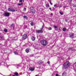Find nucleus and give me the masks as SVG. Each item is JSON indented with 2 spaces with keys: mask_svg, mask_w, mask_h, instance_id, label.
Listing matches in <instances>:
<instances>
[{
  "mask_svg": "<svg viewBox=\"0 0 76 76\" xmlns=\"http://www.w3.org/2000/svg\"><path fill=\"white\" fill-rule=\"evenodd\" d=\"M40 42L41 43V45L44 47H45L48 44L47 41L45 40H41Z\"/></svg>",
  "mask_w": 76,
  "mask_h": 76,
  "instance_id": "f257e3e1",
  "label": "nucleus"
},
{
  "mask_svg": "<svg viewBox=\"0 0 76 76\" xmlns=\"http://www.w3.org/2000/svg\"><path fill=\"white\" fill-rule=\"evenodd\" d=\"M70 64L69 61H66L65 63L64 64V66L65 69H67L69 67Z\"/></svg>",
  "mask_w": 76,
  "mask_h": 76,
  "instance_id": "f03ea898",
  "label": "nucleus"
},
{
  "mask_svg": "<svg viewBox=\"0 0 76 76\" xmlns=\"http://www.w3.org/2000/svg\"><path fill=\"white\" fill-rule=\"evenodd\" d=\"M3 15L5 17H8V16H9V15H10V13L9 12H6L3 14Z\"/></svg>",
  "mask_w": 76,
  "mask_h": 76,
  "instance_id": "7ed1b4c3",
  "label": "nucleus"
},
{
  "mask_svg": "<svg viewBox=\"0 0 76 76\" xmlns=\"http://www.w3.org/2000/svg\"><path fill=\"white\" fill-rule=\"evenodd\" d=\"M27 38V35L26 34H24L23 36V39L25 40V39H26Z\"/></svg>",
  "mask_w": 76,
  "mask_h": 76,
  "instance_id": "20e7f679",
  "label": "nucleus"
},
{
  "mask_svg": "<svg viewBox=\"0 0 76 76\" xmlns=\"http://www.w3.org/2000/svg\"><path fill=\"white\" fill-rule=\"evenodd\" d=\"M69 37L71 38H74V34L70 33L69 34Z\"/></svg>",
  "mask_w": 76,
  "mask_h": 76,
  "instance_id": "39448f33",
  "label": "nucleus"
},
{
  "mask_svg": "<svg viewBox=\"0 0 76 76\" xmlns=\"http://www.w3.org/2000/svg\"><path fill=\"white\" fill-rule=\"evenodd\" d=\"M37 33H43V31L42 30H38L36 31Z\"/></svg>",
  "mask_w": 76,
  "mask_h": 76,
  "instance_id": "423d86ee",
  "label": "nucleus"
},
{
  "mask_svg": "<svg viewBox=\"0 0 76 76\" xmlns=\"http://www.w3.org/2000/svg\"><path fill=\"white\" fill-rule=\"evenodd\" d=\"M31 39L32 41H34L35 40V37L32 36L31 37Z\"/></svg>",
  "mask_w": 76,
  "mask_h": 76,
  "instance_id": "0eeeda50",
  "label": "nucleus"
},
{
  "mask_svg": "<svg viewBox=\"0 0 76 76\" xmlns=\"http://www.w3.org/2000/svg\"><path fill=\"white\" fill-rule=\"evenodd\" d=\"M53 28H55V30H56V31H57L58 29V27L56 26H53Z\"/></svg>",
  "mask_w": 76,
  "mask_h": 76,
  "instance_id": "6e6552de",
  "label": "nucleus"
},
{
  "mask_svg": "<svg viewBox=\"0 0 76 76\" xmlns=\"http://www.w3.org/2000/svg\"><path fill=\"white\" fill-rule=\"evenodd\" d=\"M29 69L30 71H34L35 70L34 68H33L31 67H29Z\"/></svg>",
  "mask_w": 76,
  "mask_h": 76,
  "instance_id": "1a4fd4ad",
  "label": "nucleus"
},
{
  "mask_svg": "<svg viewBox=\"0 0 76 76\" xmlns=\"http://www.w3.org/2000/svg\"><path fill=\"white\" fill-rule=\"evenodd\" d=\"M31 13H35V10L34 9L32 10H31Z\"/></svg>",
  "mask_w": 76,
  "mask_h": 76,
  "instance_id": "9d476101",
  "label": "nucleus"
},
{
  "mask_svg": "<svg viewBox=\"0 0 76 76\" xmlns=\"http://www.w3.org/2000/svg\"><path fill=\"white\" fill-rule=\"evenodd\" d=\"M25 51H26V53H28V52L29 51V49L27 48V49H26V50Z\"/></svg>",
  "mask_w": 76,
  "mask_h": 76,
  "instance_id": "9b49d317",
  "label": "nucleus"
},
{
  "mask_svg": "<svg viewBox=\"0 0 76 76\" xmlns=\"http://www.w3.org/2000/svg\"><path fill=\"white\" fill-rule=\"evenodd\" d=\"M68 50L71 51H73L74 50V49L72 48H69Z\"/></svg>",
  "mask_w": 76,
  "mask_h": 76,
  "instance_id": "f8f14e48",
  "label": "nucleus"
},
{
  "mask_svg": "<svg viewBox=\"0 0 76 76\" xmlns=\"http://www.w3.org/2000/svg\"><path fill=\"white\" fill-rule=\"evenodd\" d=\"M46 6L47 7H50V5H49V4H48L47 3L46 4Z\"/></svg>",
  "mask_w": 76,
  "mask_h": 76,
  "instance_id": "ddd939ff",
  "label": "nucleus"
},
{
  "mask_svg": "<svg viewBox=\"0 0 76 76\" xmlns=\"http://www.w3.org/2000/svg\"><path fill=\"white\" fill-rule=\"evenodd\" d=\"M14 75H15L16 76H18L19 74L18 72H15L14 73Z\"/></svg>",
  "mask_w": 76,
  "mask_h": 76,
  "instance_id": "4468645a",
  "label": "nucleus"
},
{
  "mask_svg": "<svg viewBox=\"0 0 76 76\" xmlns=\"http://www.w3.org/2000/svg\"><path fill=\"white\" fill-rule=\"evenodd\" d=\"M34 9V8L33 7H30V10L31 11L32 10Z\"/></svg>",
  "mask_w": 76,
  "mask_h": 76,
  "instance_id": "2eb2a0df",
  "label": "nucleus"
},
{
  "mask_svg": "<svg viewBox=\"0 0 76 76\" xmlns=\"http://www.w3.org/2000/svg\"><path fill=\"white\" fill-rule=\"evenodd\" d=\"M15 26V25H14V24H12L11 25V28H12V27H13Z\"/></svg>",
  "mask_w": 76,
  "mask_h": 76,
  "instance_id": "dca6fc26",
  "label": "nucleus"
},
{
  "mask_svg": "<svg viewBox=\"0 0 76 76\" xmlns=\"http://www.w3.org/2000/svg\"><path fill=\"white\" fill-rule=\"evenodd\" d=\"M14 53L15 55H18V52H15Z\"/></svg>",
  "mask_w": 76,
  "mask_h": 76,
  "instance_id": "f3484780",
  "label": "nucleus"
},
{
  "mask_svg": "<svg viewBox=\"0 0 76 76\" xmlns=\"http://www.w3.org/2000/svg\"><path fill=\"white\" fill-rule=\"evenodd\" d=\"M62 30L63 31H66V28H63Z\"/></svg>",
  "mask_w": 76,
  "mask_h": 76,
  "instance_id": "a211bd4d",
  "label": "nucleus"
},
{
  "mask_svg": "<svg viewBox=\"0 0 76 76\" xmlns=\"http://www.w3.org/2000/svg\"><path fill=\"white\" fill-rule=\"evenodd\" d=\"M15 11V9H12L11 10V12H14Z\"/></svg>",
  "mask_w": 76,
  "mask_h": 76,
  "instance_id": "6ab92c4d",
  "label": "nucleus"
},
{
  "mask_svg": "<svg viewBox=\"0 0 76 76\" xmlns=\"http://www.w3.org/2000/svg\"><path fill=\"white\" fill-rule=\"evenodd\" d=\"M8 10L9 11H12V9L10 8H9L8 9Z\"/></svg>",
  "mask_w": 76,
  "mask_h": 76,
  "instance_id": "aec40b11",
  "label": "nucleus"
},
{
  "mask_svg": "<svg viewBox=\"0 0 76 76\" xmlns=\"http://www.w3.org/2000/svg\"><path fill=\"white\" fill-rule=\"evenodd\" d=\"M30 25H31V26H34V23H30Z\"/></svg>",
  "mask_w": 76,
  "mask_h": 76,
  "instance_id": "412c9836",
  "label": "nucleus"
},
{
  "mask_svg": "<svg viewBox=\"0 0 76 76\" xmlns=\"http://www.w3.org/2000/svg\"><path fill=\"white\" fill-rule=\"evenodd\" d=\"M4 31L5 32H7V29H5L4 30Z\"/></svg>",
  "mask_w": 76,
  "mask_h": 76,
  "instance_id": "4be33fe9",
  "label": "nucleus"
},
{
  "mask_svg": "<svg viewBox=\"0 0 76 76\" xmlns=\"http://www.w3.org/2000/svg\"><path fill=\"white\" fill-rule=\"evenodd\" d=\"M23 4V3H21V4H18V6H20V5H22Z\"/></svg>",
  "mask_w": 76,
  "mask_h": 76,
  "instance_id": "5701e85b",
  "label": "nucleus"
},
{
  "mask_svg": "<svg viewBox=\"0 0 76 76\" xmlns=\"http://www.w3.org/2000/svg\"><path fill=\"white\" fill-rule=\"evenodd\" d=\"M66 75V73L65 72H64V73H63L62 74V76H64V75Z\"/></svg>",
  "mask_w": 76,
  "mask_h": 76,
  "instance_id": "b1692460",
  "label": "nucleus"
},
{
  "mask_svg": "<svg viewBox=\"0 0 76 76\" xmlns=\"http://www.w3.org/2000/svg\"><path fill=\"white\" fill-rule=\"evenodd\" d=\"M0 37L1 38V39H3V36H0Z\"/></svg>",
  "mask_w": 76,
  "mask_h": 76,
  "instance_id": "393cba45",
  "label": "nucleus"
},
{
  "mask_svg": "<svg viewBox=\"0 0 76 76\" xmlns=\"http://www.w3.org/2000/svg\"><path fill=\"white\" fill-rule=\"evenodd\" d=\"M48 30H51L52 29V28L50 27L48 28Z\"/></svg>",
  "mask_w": 76,
  "mask_h": 76,
  "instance_id": "a878e982",
  "label": "nucleus"
},
{
  "mask_svg": "<svg viewBox=\"0 0 76 76\" xmlns=\"http://www.w3.org/2000/svg\"><path fill=\"white\" fill-rule=\"evenodd\" d=\"M23 17L24 18H27V16H24Z\"/></svg>",
  "mask_w": 76,
  "mask_h": 76,
  "instance_id": "bb28decb",
  "label": "nucleus"
},
{
  "mask_svg": "<svg viewBox=\"0 0 76 76\" xmlns=\"http://www.w3.org/2000/svg\"><path fill=\"white\" fill-rule=\"evenodd\" d=\"M58 7H60V8L61 7V5H59Z\"/></svg>",
  "mask_w": 76,
  "mask_h": 76,
  "instance_id": "cd10ccee",
  "label": "nucleus"
},
{
  "mask_svg": "<svg viewBox=\"0 0 76 76\" xmlns=\"http://www.w3.org/2000/svg\"><path fill=\"white\" fill-rule=\"evenodd\" d=\"M43 28H44V26H42V28L40 29L41 30L43 29Z\"/></svg>",
  "mask_w": 76,
  "mask_h": 76,
  "instance_id": "c85d7f7f",
  "label": "nucleus"
},
{
  "mask_svg": "<svg viewBox=\"0 0 76 76\" xmlns=\"http://www.w3.org/2000/svg\"><path fill=\"white\" fill-rule=\"evenodd\" d=\"M22 1H23V0H20L19 1V2H21V3H22Z\"/></svg>",
  "mask_w": 76,
  "mask_h": 76,
  "instance_id": "c756f323",
  "label": "nucleus"
},
{
  "mask_svg": "<svg viewBox=\"0 0 76 76\" xmlns=\"http://www.w3.org/2000/svg\"><path fill=\"white\" fill-rule=\"evenodd\" d=\"M60 14H61V15H63V14L62 13H61V12H60Z\"/></svg>",
  "mask_w": 76,
  "mask_h": 76,
  "instance_id": "7c9ffc66",
  "label": "nucleus"
},
{
  "mask_svg": "<svg viewBox=\"0 0 76 76\" xmlns=\"http://www.w3.org/2000/svg\"><path fill=\"white\" fill-rule=\"evenodd\" d=\"M39 64H40L41 63V61H40L39 62Z\"/></svg>",
  "mask_w": 76,
  "mask_h": 76,
  "instance_id": "2f4dec72",
  "label": "nucleus"
},
{
  "mask_svg": "<svg viewBox=\"0 0 76 76\" xmlns=\"http://www.w3.org/2000/svg\"><path fill=\"white\" fill-rule=\"evenodd\" d=\"M26 8H24L23 10H24V11H26Z\"/></svg>",
  "mask_w": 76,
  "mask_h": 76,
  "instance_id": "473e14b6",
  "label": "nucleus"
},
{
  "mask_svg": "<svg viewBox=\"0 0 76 76\" xmlns=\"http://www.w3.org/2000/svg\"><path fill=\"white\" fill-rule=\"evenodd\" d=\"M54 7H57V5H54Z\"/></svg>",
  "mask_w": 76,
  "mask_h": 76,
  "instance_id": "72a5a7b5",
  "label": "nucleus"
},
{
  "mask_svg": "<svg viewBox=\"0 0 76 76\" xmlns=\"http://www.w3.org/2000/svg\"><path fill=\"white\" fill-rule=\"evenodd\" d=\"M49 9L51 11H52V10L51 9V8H50Z\"/></svg>",
  "mask_w": 76,
  "mask_h": 76,
  "instance_id": "f704fd0d",
  "label": "nucleus"
},
{
  "mask_svg": "<svg viewBox=\"0 0 76 76\" xmlns=\"http://www.w3.org/2000/svg\"><path fill=\"white\" fill-rule=\"evenodd\" d=\"M56 76H58V74H56Z\"/></svg>",
  "mask_w": 76,
  "mask_h": 76,
  "instance_id": "c9c22d12",
  "label": "nucleus"
},
{
  "mask_svg": "<svg viewBox=\"0 0 76 76\" xmlns=\"http://www.w3.org/2000/svg\"><path fill=\"white\" fill-rule=\"evenodd\" d=\"M66 6H64L63 7V8H64V9H66Z\"/></svg>",
  "mask_w": 76,
  "mask_h": 76,
  "instance_id": "e433bc0d",
  "label": "nucleus"
},
{
  "mask_svg": "<svg viewBox=\"0 0 76 76\" xmlns=\"http://www.w3.org/2000/svg\"><path fill=\"white\" fill-rule=\"evenodd\" d=\"M48 63L49 64H50V61H49L48 62Z\"/></svg>",
  "mask_w": 76,
  "mask_h": 76,
  "instance_id": "4c0bfd02",
  "label": "nucleus"
},
{
  "mask_svg": "<svg viewBox=\"0 0 76 76\" xmlns=\"http://www.w3.org/2000/svg\"><path fill=\"white\" fill-rule=\"evenodd\" d=\"M50 4L51 5H53V4L52 3H51V2H50Z\"/></svg>",
  "mask_w": 76,
  "mask_h": 76,
  "instance_id": "58836bf2",
  "label": "nucleus"
},
{
  "mask_svg": "<svg viewBox=\"0 0 76 76\" xmlns=\"http://www.w3.org/2000/svg\"><path fill=\"white\" fill-rule=\"evenodd\" d=\"M53 15V14L52 13H51V14H50V15Z\"/></svg>",
  "mask_w": 76,
  "mask_h": 76,
  "instance_id": "ea45409f",
  "label": "nucleus"
},
{
  "mask_svg": "<svg viewBox=\"0 0 76 76\" xmlns=\"http://www.w3.org/2000/svg\"><path fill=\"white\" fill-rule=\"evenodd\" d=\"M65 21H66V22H67V19H66V20H65Z\"/></svg>",
  "mask_w": 76,
  "mask_h": 76,
  "instance_id": "a19ab883",
  "label": "nucleus"
},
{
  "mask_svg": "<svg viewBox=\"0 0 76 76\" xmlns=\"http://www.w3.org/2000/svg\"><path fill=\"white\" fill-rule=\"evenodd\" d=\"M70 1H72V0H69Z\"/></svg>",
  "mask_w": 76,
  "mask_h": 76,
  "instance_id": "79ce46f5",
  "label": "nucleus"
},
{
  "mask_svg": "<svg viewBox=\"0 0 76 76\" xmlns=\"http://www.w3.org/2000/svg\"><path fill=\"white\" fill-rule=\"evenodd\" d=\"M75 6L74 5H73V7H75Z\"/></svg>",
  "mask_w": 76,
  "mask_h": 76,
  "instance_id": "37998d69",
  "label": "nucleus"
},
{
  "mask_svg": "<svg viewBox=\"0 0 76 76\" xmlns=\"http://www.w3.org/2000/svg\"><path fill=\"white\" fill-rule=\"evenodd\" d=\"M24 1H25L23 0V2H24Z\"/></svg>",
  "mask_w": 76,
  "mask_h": 76,
  "instance_id": "c03bdc74",
  "label": "nucleus"
},
{
  "mask_svg": "<svg viewBox=\"0 0 76 76\" xmlns=\"http://www.w3.org/2000/svg\"><path fill=\"white\" fill-rule=\"evenodd\" d=\"M12 76H15V75H13Z\"/></svg>",
  "mask_w": 76,
  "mask_h": 76,
  "instance_id": "a18cd8bd",
  "label": "nucleus"
},
{
  "mask_svg": "<svg viewBox=\"0 0 76 76\" xmlns=\"http://www.w3.org/2000/svg\"><path fill=\"white\" fill-rule=\"evenodd\" d=\"M35 76H37V75H36Z\"/></svg>",
  "mask_w": 76,
  "mask_h": 76,
  "instance_id": "49530a36",
  "label": "nucleus"
}]
</instances>
